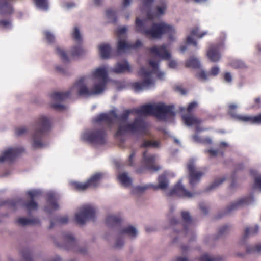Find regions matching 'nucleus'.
Returning a JSON list of instances; mask_svg holds the SVG:
<instances>
[{
	"mask_svg": "<svg viewBox=\"0 0 261 261\" xmlns=\"http://www.w3.org/2000/svg\"><path fill=\"white\" fill-rule=\"evenodd\" d=\"M135 113L134 109L125 110L119 116L117 115L116 119L119 122L117 130L115 133L116 137L122 136L127 134H140L149 135L147 123L142 119L135 118L130 123H126L129 116L132 113Z\"/></svg>",
	"mask_w": 261,
	"mask_h": 261,
	"instance_id": "1",
	"label": "nucleus"
},
{
	"mask_svg": "<svg viewBox=\"0 0 261 261\" xmlns=\"http://www.w3.org/2000/svg\"><path fill=\"white\" fill-rule=\"evenodd\" d=\"M85 80L84 77L80 78L69 91L64 92H53L50 95V97L54 101L62 102L68 98L71 94L72 91L75 88L79 96H90L101 93L106 88L107 82L99 81L93 85L91 90H89L84 84Z\"/></svg>",
	"mask_w": 261,
	"mask_h": 261,
	"instance_id": "2",
	"label": "nucleus"
},
{
	"mask_svg": "<svg viewBox=\"0 0 261 261\" xmlns=\"http://www.w3.org/2000/svg\"><path fill=\"white\" fill-rule=\"evenodd\" d=\"M136 29L137 32L150 39L160 38L164 34H167L169 35V39L173 40V36L175 33L173 27L164 22H154L149 27L148 20H140L138 18L136 20Z\"/></svg>",
	"mask_w": 261,
	"mask_h": 261,
	"instance_id": "3",
	"label": "nucleus"
},
{
	"mask_svg": "<svg viewBox=\"0 0 261 261\" xmlns=\"http://www.w3.org/2000/svg\"><path fill=\"white\" fill-rule=\"evenodd\" d=\"M149 64L152 68L151 70L147 68L142 67L138 72V76L143 80L131 83L130 86L135 92H139L154 86V81L152 77V74H156L157 77L160 79H162L164 77V73L159 71L158 62L150 60Z\"/></svg>",
	"mask_w": 261,
	"mask_h": 261,
	"instance_id": "4",
	"label": "nucleus"
},
{
	"mask_svg": "<svg viewBox=\"0 0 261 261\" xmlns=\"http://www.w3.org/2000/svg\"><path fill=\"white\" fill-rule=\"evenodd\" d=\"M34 127V132L32 137V147L34 148L42 147V138L51 129V120L47 117L41 115L35 121Z\"/></svg>",
	"mask_w": 261,
	"mask_h": 261,
	"instance_id": "5",
	"label": "nucleus"
},
{
	"mask_svg": "<svg viewBox=\"0 0 261 261\" xmlns=\"http://www.w3.org/2000/svg\"><path fill=\"white\" fill-rule=\"evenodd\" d=\"M96 209L91 205H85L81 206L78 213L75 214V220L77 224L83 225L87 221L95 219Z\"/></svg>",
	"mask_w": 261,
	"mask_h": 261,
	"instance_id": "6",
	"label": "nucleus"
},
{
	"mask_svg": "<svg viewBox=\"0 0 261 261\" xmlns=\"http://www.w3.org/2000/svg\"><path fill=\"white\" fill-rule=\"evenodd\" d=\"M102 174L96 173L91 176L86 182H80L73 181L71 182L73 188L78 191H84L90 188H95L98 186L100 179L102 177Z\"/></svg>",
	"mask_w": 261,
	"mask_h": 261,
	"instance_id": "7",
	"label": "nucleus"
},
{
	"mask_svg": "<svg viewBox=\"0 0 261 261\" xmlns=\"http://www.w3.org/2000/svg\"><path fill=\"white\" fill-rule=\"evenodd\" d=\"M85 139L93 144L103 145L106 142L107 133L103 129H95L84 135Z\"/></svg>",
	"mask_w": 261,
	"mask_h": 261,
	"instance_id": "8",
	"label": "nucleus"
},
{
	"mask_svg": "<svg viewBox=\"0 0 261 261\" xmlns=\"http://www.w3.org/2000/svg\"><path fill=\"white\" fill-rule=\"evenodd\" d=\"M25 152L23 147H10L4 151L0 156V163L13 161L18 155Z\"/></svg>",
	"mask_w": 261,
	"mask_h": 261,
	"instance_id": "9",
	"label": "nucleus"
},
{
	"mask_svg": "<svg viewBox=\"0 0 261 261\" xmlns=\"http://www.w3.org/2000/svg\"><path fill=\"white\" fill-rule=\"evenodd\" d=\"M173 107L165 106L163 103L153 105V116L160 119H165L166 116H174L175 113L173 111Z\"/></svg>",
	"mask_w": 261,
	"mask_h": 261,
	"instance_id": "10",
	"label": "nucleus"
},
{
	"mask_svg": "<svg viewBox=\"0 0 261 261\" xmlns=\"http://www.w3.org/2000/svg\"><path fill=\"white\" fill-rule=\"evenodd\" d=\"M155 154L149 153L147 150L143 153L142 163L148 170L151 171H158L160 170L161 167L155 164Z\"/></svg>",
	"mask_w": 261,
	"mask_h": 261,
	"instance_id": "11",
	"label": "nucleus"
},
{
	"mask_svg": "<svg viewBox=\"0 0 261 261\" xmlns=\"http://www.w3.org/2000/svg\"><path fill=\"white\" fill-rule=\"evenodd\" d=\"M195 193H191L187 191L185 188L181 185L179 181L174 187L171 189L168 193L167 196H172L176 195L179 197L190 198L194 195Z\"/></svg>",
	"mask_w": 261,
	"mask_h": 261,
	"instance_id": "12",
	"label": "nucleus"
},
{
	"mask_svg": "<svg viewBox=\"0 0 261 261\" xmlns=\"http://www.w3.org/2000/svg\"><path fill=\"white\" fill-rule=\"evenodd\" d=\"M117 117L115 111H112L109 113H101L94 118V121L97 123L103 122L109 127L112 125L114 120Z\"/></svg>",
	"mask_w": 261,
	"mask_h": 261,
	"instance_id": "13",
	"label": "nucleus"
},
{
	"mask_svg": "<svg viewBox=\"0 0 261 261\" xmlns=\"http://www.w3.org/2000/svg\"><path fill=\"white\" fill-rule=\"evenodd\" d=\"M189 173V184L193 187L197 184L200 178L204 175V172L195 170V165L193 163H189L187 165Z\"/></svg>",
	"mask_w": 261,
	"mask_h": 261,
	"instance_id": "14",
	"label": "nucleus"
},
{
	"mask_svg": "<svg viewBox=\"0 0 261 261\" xmlns=\"http://www.w3.org/2000/svg\"><path fill=\"white\" fill-rule=\"evenodd\" d=\"M167 45L162 44L160 46H153L148 49L150 53L152 55L159 57V58L168 60L171 57L170 54L167 50Z\"/></svg>",
	"mask_w": 261,
	"mask_h": 261,
	"instance_id": "15",
	"label": "nucleus"
},
{
	"mask_svg": "<svg viewBox=\"0 0 261 261\" xmlns=\"http://www.w3.org/2000/svg\"><path fill=\"white\" fill-rule=\"evenodd\" d=\"M253 201V197L252 195L242 198L236 202L232 203L228 206L225 210L224 214H228L242 206L251 203Z\"/></svg>",
	"mask_w": 261,
	"mask_h": 261,
	"instance_id": "16",
	"label": "nucleus"
},
{
	"mask_svg": "<svg viewBox=\"0 0 261 261\" xmlns=\"http://www.w3.org/2000/svg\"><path fill=\"white\" fill-rule=\"evenodd\" d=\"M27 195L29 196L30 200L25 202L24 207L29 212L37 210L38 204L34 200L39 197L40 193L37 190L29 191L27 192Z\"/></svg>",
	"mask_w": 261,
	"mask_h": 261,
	"instance_id": "17",
	"label": "nucleus"
},
{
	"mask_svg": "<svg viewBox=\"0 0 261 261\" xmlns=\"http://www.w3.org/2000/svg\"><path fill=\"white\" fill-rule=\"evenodd\" d=\"M158 186L149 185L145 186H138L136 188V190L140 192H142L146 189L152 187L154 190L158 189H165L168 187V182L167 178V176L165 174H163L159 176L158 177Z\"/></svg>",
	"mask_w": 261,
	"mask_h": 261,
	"instance_id": "18",
	"label": "nucleus"
},
{
	"mask_svg": "<svg viewBox=\"0 0 261 261\" xmlns=\"http://www.w3.org/2000/svg\"><path fill=\"white\" fill-rule=\"evenodd\" d=\"M220 45L219 44L212 45L207 52V56L212 62H217L221 58V55L219 52Z\"/></svg>",
	"mask_w": 261,
	"mask_h": 261,
	"instance_id": "19",
	"label": "nucleus"
},
{
	"mask_svg": "<svg viewBox=\"0 0 261 261\" xmlns=\"http://www.w3.org/2000/svg\"><path fill=\"white\" fill-rule=\"evenodd\" d=\"M166 5L164 4L161 6H157L155 7V11L151 12L148 11L147 13V18L149 20H153V19L159 17L160 16L163 15L166 10Z\"/></svg>",
	"mask_w": 261,
	"mask_h": 261,
	"instance_id": "20",
	"label": "nucleus"
},
{
	"mask_svg": "<svg viewBox=\"0 0 261 261\" xmlns=\"http://www.w3.org/2000/svg\"><path fill=\"white\" fill-rule=\"evenodd\" d=\"M13 0H0V14L9 15L13 12L12 6Z\"/></svg>",
	"mask_w": 261,
	"mask_h": 261,
	"instance_id": "21",
	"label": "nucleus"
},
{
	"mask_svg": "<svg viewBox=\"0 0 261 261\" xmlns=\"http://www.w3.org/2000/svg\"><path fill=\"white\" fill-rule=\"evenodd\" d=\"M199 29L197 27L193 28L191 31V34L187 37V44H192L195 46H197V43L194 40L192 36H197L199 38H202L203 36L207 34L206 32H203L202 33H198Z\"/></svg>",
	"mask_w": 261,
	"mask_h": 261,
	"instance_id": "22",
	"label": "nucleus"
},
{
	"mask_svg": "<svg viewBox=\"0 0 261 261\" xmlns=\"http://www.w3.org/2000/svg\"><path fill=\"white\" fill-rule=\"evenodd\" d=\"M64 240L66 244L67 249L68 250H72L73 251H77L75 248L76 246V241L74 237L71 234L67 233L64 236ZM80 252L83 253L82 250H78Z\"/></svg>",
	"mask_w": 261,
	"mask_h": 261,
	"instance_id": "23",
	"label": "nucleus"
},
{
	"mask_svg": "<svg viewBox=\"0 0 261 261\" xmlns=\"http://www.w3.org/2000/svg\"><path fill=\"white\" fill-rule=\"evenodd\" d=\"M135 113L142 115H153V105H144L137 109H134Z\"/></svg>",
	"mask_w": 261,
	"mask_h": 261,
	"instance_id": "24",
	"label": "nucleus"
},
{
	"mask_svg": "<svg viewBox=\"0 0 261 261\" xmlns=\"http://www.w3.org/2000/svg\"><path fill=\"white\" fill-rule=\"evenodd\" d=\"M242 122H249L251 124H261V113L257 115L249 116H237Z\"/></svg>",
	"mask_w": 261,
	"mask_h": 261,
	"instance_id": "25",
	"label": "nucleus"
},
{
	"mask_svg": "<svg viewBox=\"0 0 261 261\" xmlns=\"http://www.w3.org/2000/svg\"><path fill=\"white\" fill-rule=\"evenodd\" d=\"M112 71L116 73H122L130 71V67L127 61L118 63Z\"/></svg>",
	"mask_w": 261,
	"mask_h": 261,
	"instance_id": "26",
	"label": "nucleus"
},
{
	"mask_svg": "<svg viewBox=\"0 0 261 261\" xmlns=\"http://www.w3.org/2000/svg\"><path fill=\"white\" fill-rule=\"evenodd\" d=\"M93 76L95 78L100 79L101 81L108 82V76L107 71L105 68H98L92 73Z\"/></svg>",
	"mask_w": 261,
	"mask_h": 261,
	"instance_id": "27",
	"label": "nucleus"
},
{
	"mask_svg": "<svg viewBox=\"0 0 261 261\" xmlns=\"http://www.w3.org/2000/svg\"><path fill=\"white\" fill-rule=\"evenodd\" d=\"M99 51L102 59H107L110 57L111 48L108 44H102L99 46Z\"/></svg>",
	"mask_w": 261,
	"mask_h": 261,
	"instance_id": "28",
	"label": "nucleus"
},
{
	"mask_svg": "<svg viewBox=\"0 0 261 261\" xmlns=\"http://www.w3.org/2000/svg\"><path fill=\"white\" fill-rule=\"evenodd\" d=\"M182 119L185 124L187 126L198 124L201 123L200 120L192 115H182Z\"/></svg>",
	"mask_w": 261,
	"mask_h": 261,
	"instance_id": "29",
	"label": "nucleus"
},
{
	"mask_svg": "<svg viewBox=\"0 0 261 261\" xmlns=\"http://www.w3.org/2000/svg\"><path fill=\"white\" fill-rule=\"evenodd\" d=\"M161 142L159 140H144L141 144V148L151 147L158 149L161 147Z\"/></svg>",
	"mask_w": 261,
	"mask_h": 261,
	"instance_id": "30",
	"label": "nucleus"
},
{
	"mask_svg": "<svg viewBox=\"0 0 261 261\" xmlns=\"http://www.w3.org/2000/svg\"><path fill=\"white\" fill-rule=\"evenodd\" d=\"M121 220L120 216L109 215L106 220V223L109 227H114L119 225Z\"/></svg>",
	"mask_w": 261,
	"mask_h": 261,
	"instance_id": "31",
	"label": "nucleus"
},
{
	"mask_svg": "<svg viewBox=\"0 0 261 261\" xmlns=\"http://www.w3.org/2000/svg\"><path fill=\"white\" fill-rule=\"evenodd\" d=\"M17 223L21 226L36 225L39 223V220L36 218L31 219H28L26 218H20L17 219Z\"/></svg>",
	"mask_w": 261,
	"mask_h": 261,
	"instance_id": "32",
	"label": "nucleus"
},
{
	"mask_svg": "<svg viewBox=\"0 0 261 261\" xmlns=\"http://www.w3.org/2000/svg\"><path fill=\"white\" fill-rule=\"evenodd\" d=\"M118 179L119 181L124 186L128 187H130L132 183V179L128 176L127 173L125 172H123L120 173L118 177Z\"/></svg>",
	"mask_w": 261,
	"mask_h": 261,
	"instance_id": "33",
	"label": "nucleus"
},
{
	"mask_svg": "<svg viewBox=\"0 0 261 261\" xmlns=\"http://www.w3.org/2000/svg\"><path fill=\"white\" fill-rule=\"evenodd\" d=\"M185 66L188 68L197 69L200 68V63L197 58L192 57L186 61Z\"/></svg>",
	"mask_w": 261,
	"mask_h": 261,
	"instance_id": "34",
	"label": "nucleus"
},
{
	"mask_svg": "<svg viewBox=\"0 0 261 261\" xmlns=\"http://www.w3.org/2000/svg\"><path fill=\"white\" fill-rule=\"evenodd\" d=\"M47 201L51 210H56L58 208L59 205L54 193H49L47 194Z\"/></svg>",
	"mask_w": 261,
	"mask_h": 261,
	"instance_id": "35",
	"label": "nucleus"
},
{
	"mask_svg": "<svg viewBox=\"0 0 261 261\" xmlns=\"http://www.w3.org/2000/svg\"><path fill=\"white\" fill-rule=\"evenodd\" d=\"M131 49L130 44L125 40H119L117 44V51L118 53L125 52Z\"/></svg>",
	"mask_w": 261,
	"mask_h": 261,
	"instance_id": "36",
	"label": "nucleus"
},
{
	"mask_svg": "<svg viewBox=\"0 0 261 261\" xmlns=\"http://www.w3.org/2000/svg\"><path fill=\"white\" fill-rule=\"evenodd\" d=\"M259 230V227L258 225H255L254 227H246L245 232L243 238V240H246L249 236L254 235L258 233Z\"/></svg>",
	"mask_w": 261,
	"mask_h": 261,
	"instance_id": "37",
	"label": "nucleus"
},
{
	"mask_svg": "<svg viewBox=\"0 0 261 261\" xmlns=\"http://www.w3.org/2000/svg\"><path fill=\"white\" fill-rule=\"evenodd\" d=\"M121 233L127 234L129 236L135 238L137 234V231L135 227L132 226H129L125 228H123L121 231Z\"/></svg>",
	"mask_w": 261,
	"mask_h": 261,
	"instance_id": "38",
	"label": "nucleus"
},
{
	"mask_svg": "<svg viewBox=\"0 0 261 261\" xmlns=\"http://www.w3.org/2000/svg\"><path fill=\"white\" fill-rule=\"evenodd\" d=\"M224 177L219 178L214 180V181L206 189V191L214 190L219 186L225 180Z\"/></svg>",
	"mask_w": 261,
	"mask_h": 261,
	"instance_id": "39",
	"label": "nucleus"
},
{
	"mask_svg": "<svg viewBox=\"0 0 261 261\" xmlns=\"http://www.w3.org/2000/svg\"><path fill=\"white\" fill-rule=\"evenodd\" d=\"M237 106L234 104H230L229 105V114L231 117L234 119L241 121V120L239 119L237 116H245V115H241L237 114L235 112V110L237 108Z\"/></svg>",
	"mask_w": 261,
	"mask_h": 261,
	"instance_id": "40",
	"label": "nucleus"
},
{
	"mask_svg": "<svg viewBox=\"0 0 261 261\" xmlns=\"http://www.w3.org/2000/svg\"><path fill=\"white\" fill-rule=\"evenodd\" d=\"M34 2L36 6L39 8L45 11L48 9L47 0H34Z\"/></svg>",
	"mask_w": 261,
	"mask_h": 261,
	"instance_id": "41",
	"label": "nucleus"
},
{
	"mask_svg": "<svg viewBox=\"0 0 261 261\" xmlns=\"http://www.w3.org/2000/svg\"><path fill=\"white\" fill-rule=\"evenodd\" d=\"M106 15L107 18L110 20V22L116 23L117 17L116 15V12L111 9H108L106 11Z\"/></svg>",
	"mask_w": 261,
	"mask_h": 261,
	"instance_id": "42",
	"label": "nucleus"
},
{
	"mask_svg": "<svg viewBox=\"0 0 261 261\" xmlns=\"http://www.w3.org/2000/svg\"><path fill=\"white\" fill-rule=\"evenodd\" d=\"M261 251V244L255 246H250L247 247V252L248 253H259Z\"/></svg>",
	"mask_w": 261,
	"mask_h": 261,
	"instance_id": "43",
	"label": "nucleus"
},
{
	"mask_svg": "<svg viewBox=\"0 0 261 261\" xmlns=\"http://www.w3.org/2000/svg\"><path fill=\"white\" fill-rule=\"evenodd\" d=\"M56 50L57 54L60 56L64 62H67L69 61V59L67 54L60 47H57Z\"/></svg>",
	"mask_w": 261,
	"mask_h": 261,
	"instance_id": "44",
	"label": "nucleus"
},
{
	"mask_svg": "<svg viewBox=\"0 0 261 261\" xmlns=\"http://www.w3.org/2000/svg\"><path fill=\"white\" fill-rule=\"evenodd\" d=\"M84 50L80 46L73 47L71 51V55L73 57L80 56L84 54Z\"/></svg>",
	"mask_w": 261,
	"mask_h": 261,
	"instance_id": "45",
	"label": "nucleus"
},
{
	"mask_svg": "<svg viewBox=\"0 0 261 261\" xmlns=\"http://www.w3.org/2000/svg\"><path fill=\"white\" fill-rule=\"evenodd\" d=\"M21 254L24 261H33L31 252L29 249L26 248L23 249L21 252Z\"/></svg>",
	"mask_w": 261,
	"mask_h": 261,
	"instance_id": "46",
	"label": "nucleus"
},
{
	"mask_svg": "<svg viewBox=\"0 0 261 261\" xmlns=\"http://www.w3.org/2000/svg\"><path fill=\"white\" fill-rule=\"evenodd\" d=\"M73 38L77 42H81L82 40V37L77 27H74V32L72 33Z\"/></svg>",
	"mask_w": 261,
	"mask_h": 261,
	"instance_id": "47",
	"label": "nucleus"
},
{
	"mask_svg": "<svg viewBox=\"0 0 261 261\" xmlns=\"http://www.w3.org/2000/svg\"><path fill=\"white\" fill-rule=\"evenodd\" d=\"M182 220L185 223L189 224L191 222V218L190 214L186 211H182L181 213Z\"/></svg>",
	"mask_w": 261,
	"mask_h": 261,
	"instance_id": "48",
	"label": "nucleus"
},
{
	"mask_svg": "<svg viewBox=\"0 0 261 261\" xmlns=\"http://www.w3.org/2000/svg\"><path fill=\"white\" fill-rule=\"evenodd\" d=\"M230 231V227L227 225H224L219 229L218 232L219 236H222L228 233Z\"/></svg>",
	"mask_w": 261,
	"mask_h": 261,
	"instance_id": "49",
	"label": "nucleus"
},
{
	"mask_svg": "<svg viewBox=\"0 0 261 261\" xmlns=\"http://www.w3.org/2000/svg\"><path fill=\"white\" fill-rule=\"evenodd\" d=\"M11 28V22L10 20L2 19L0 20V28L8 29Z\"/></svg>",
	"mask_w": 261,
	"mask_h": 261,
	"instance_id": "50",
	"label": "nucleus"
},
{
	"mask_svg": "<svg viewBox=\"0 0 261 261\" xmlns=\"http://www.w3.org/2000/svg\"><path fill=\"white\" fill-rule=\"evenodd\" d=\"M199 261H218V259L211 257L207 254H204L199 257Z\"/></svg>",
	"mask_w": 261,
	"mask_h": 261,
	"instance_id": "51",
	"label": "nucleus"
},
{
	"mask_svg": "<svg viewBox=\"0 0 261 261\" xmlns=\"http://www.w3.org/2000/svg\"><path fill=\"white\" fill-rule=\"evenodd\" d=\"M44 35L48 43H52L54 42L55 37L50 32H45Z\"/></svg>",
	"mask_w": 261,
	"mask_h": 261,
	"instance_id": "52",
	"label": "nucleus"
},
{
	"mask_svg": "<svg viewBox=\"0 0 261 261\" xmlns=\"http://www.w3.org/2000/svg\"><path fill=\"white\" fill-rule=\"evenodd\" d=\"M198 106L197 102L196 101H192L190 102L187 108V111L188 113H191L194 109H195Z\"/></svg>",
	"mask_w": 261,
	"mask_h": 261,
	"instance_id": "53",
	"label": "nucleus"
},
{
	"mask_svg": "<svg viewBox=\"0 0 261 261\" xmlns=\"http://www.w3.org/2000/svg\"><path fill=\"white\" fill-rule=\"evenodd\" d=\"M254 103L252 106L253 109H260L261 107V99L259 97H256L254 99Z\"/></svg>",
	"mask_w": 261,
	"mask_h": 261,
	"instance_id": "54",
	"label": "nucleus"
},
{
	"mask_svg": "<svg viewBox=\"0 0 261 261\" xmlns=\"http://www.w3.org/2000/svg\"><path fill=\"white\" fill-rule=\"evenodd\" d=\"M27 129L24 127H18L15 129V134L17 136H21L27 133Z\"/></svg>",
	"mask_w": 261,
	"mask_h": 261,
	"instance_id": "55",
	"label": "nucleus"
},
{
	"mask_svg": "<svg viewBox=\"0 0 261 261\" xmlns=\"http://www.w3.org/2000/svg\"><path fill=\"white\" fill-rule=\"evenodd\" d=\"M207 75L206 72L202 70L196 75V77L202 81H206L207 79Z\"/></svg>",
	"mask_w": 261,
	"mask_h": 261,
	"instance_id": "56",
	"label": "nucleus"
},
{
	"mask_svg": "<svg viewBox=\"0 0 261 261\" xmlns=\"http://www.w3.org/2000/svg\"><path fill=\"white\" fill-rule=\"evenodd\" d=\"M219 72L220 69L219 67L217 66H214L211 68L209 75L215 76L219 74Z\"/></svg>",
	"mask_w": 261,
	"mask_h": 261,
	"instance_id": "57",
	"label": "nucleus"
},
{
	"mask_svg": "<svg viewBox=\"0 0 261 261\" xmlns=\"http://www.w3.org/2000/svg\"><path fill=\"white\" fill-rule=\"evenodd\" d=\"M223 78L224 81L228 83H230L232 81V77L229 72H226L224 74Z\"/></svg>",
	"mask_w": 261,
	"mask_h": 261,
	"instance_id": "58",
	"label": "nucleus"
},
{
	"mask_svg": "<svg viewBox=\"0 0 261 261\" xmlns=\"http://www.w3.org/2000/svg\"><path fill=\"white\" fill-rule=\"evenodd\" d=\"M173 88L174 91L180 93L182 95H185L186 93V90L182 88L181 86L176 85Z\"/></svg>",
	"mask_w": 261,
	"mask_h": 261,
	"instance_id": "59",
	"label": "nucleus"
},
{
	"mask_svg": "<svg viewBox=\"0 0 261 261\" xmlns=\"http://www.w3.org/2000/svg\"><path fill=\"white\" fill-rule=\"evenodd\" d=\"M52 108L56 110H63L65 109L64 106L60 103H53L51 105Z\"/></svg>",
	"mask_w": 261,
	"mask_h": 261,
	"instance_id": "60",
	"label": "nucleus"
},
{
	"mask_svg": "<svg viewBox=\"0 0 261 261\" xmlns=\"http://www.w3.org/2000/svg\"><path fill=\"white\" fill-rule=\"evenodd\" d=\"M233 66L236 68H243L245 67V65L240 61H236L233 63Z\"/></svg>",
	"mask_w": 261,
	"mask_h": 261,
	"instance_id": "61",
	"label": "nucleus"
},
{
	"mask_svg": "<svg viewBox=\"0 0 261 261\" xmlns=\"http://www.w3.org/2000/svg\"><path fill=\"white\" fill-rule=\"evenodd\" d=\"M58 222L61 224H65L68 222V218L67 216H63L58 219Z\"/></svg>",
	"mask_w": 261,
	"mask_h": 261,
	"instance_id": "62",
	"label": "nucleus"
},
{
	"mask_svg": "<svg viewBox=\"0 0 261 261\" xmlns=\"http://www.w3.org/2000/svg\"><path fill=\"white\" fill-rule=\"evenodd\" d=\"M254 181L255 186L261 190V176L256 177Z\"/></svg>",
	"mask_w": 261,
	"mask_h": 261,
	"instance_id": "63",
	"label": "nucleus"
},
{
	"mask_svg": "<svg viewBox=\"0 0 261 261\" xmlns=\"http://www.w3.org/2000/svg\"><path fill=\"white\" fill-rule=\"evenodd\" d=\"M141 45V41L140 40H137L134 44H130L131 49H136Z\"/></svg>",
	"mask_w": 261,
	"mask_h": 261,
	"instance_id": "64",
	"label": "nucleus"
}]
</instances>
